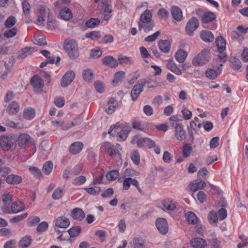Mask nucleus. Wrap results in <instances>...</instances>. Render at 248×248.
Segmentation results:
<instances>
[{"mask_svg": "<svg viewBox=\"0 0 248 248\" xmlns=\"http://www.w3.org/2000/svg\"><path fill=\"white\" fill-rule=\"evenodd\" d=\"M24 206L23 203L20 202H13L11 206L10 210L11 213L16 214L23 210Z\"/></svg>", "mask_w": 248, "mask_h": 248, "instance_id": "obj_34", "label": "nucleus"}, {"mask_svg": "<svg viewBox=\"0 0 248 248\" xmlns=\"http://www.w3.org/2000/svg\"><path fill=\"white\" fill-rule=\"evenodd\" d=\"M160 34V31H157L152 35H149L145 38L144 41L147 42H153L156 39V38L159 36Z\"/></svg>", "mask_w": 248, "mask_h": 248, "instance_id": "obj_61", "label": "nucleus"}, {"mask_svg": "<svg viewBox=\"0 0 248 248\" xmlns=\"http://www.w3.org/2000/svg\"><path fill=\"white\" fill-rule=\"evenodd\" d=\"M95 89L97 92L102 93L104 91V86L100 81H96L94 82Z\"/></svg>", "mask_w": 248, "mask_h": 248, "instance_id": "obj_64", "label": "nucleus"}, {"mask_svg": "<svg viewBox=\"0 0 248 248\" xmlns=\"http://www.w3.org/2000/svg\"><path fill=\"white\" fill-rule=\"evenodd\" d=\"M200 36L202 41L207 43L212 42L214 39L213 33L207 30L202 31L200 33Z\"/></svg>", "mask_w": 248, "mask_h": 248, "instance_id": "obj_26", "label": "nucleus"}, {"mask_svg": "<svg viewBox=\"0 0 248 248\" xmlns=\"http://www.w3.org/2000/svg\"><path fill=\"white\" fill-rule=\"evenodd\" d=\"M181 112L184 119L186 120L190 119L192 115L191 111L187 109L185 107H183Z\"/></svg>", "mask_w": 248, "mask_h": 248, "instance_id": "obj_63", "label": "nucleus"}, {"mask_svg": "<svg viewBox=\"0 0 248 248\" xmlns=\"http://www.w3.org/2000/svg\"><path fill=\"white\" fill-rule=\"evenodd\" d=\"M81 229L79 226H75L68 230V232L71 238L77 237L81 232Z\"/></svg>", "mask_w": 248, "mask_h": 248, "instance_id": "obj_38", "label": "nucleus"}, {"mask_svg": "<svg viewBox=\"0 0 248 248\" xmlns=\"http://www.w3.org/2000/svg\"><path fill=\"white\" fill-rule=\"evenodd\" d=\"M72 215L74 219L79 221L83 219L85 216L83 211L79 208H74L72 212Z\"/></svg>", "mask_w": 248, "mask_h": 248, "instance_id": "obj_27", "label": "nucleus"}, {"mask_svg": "<svg viewBox=\"0 0 248 248\" xmlns=\"http://www.w3.org/2000/svg\"><path fill=\"white\" fill-rule=\"evenodd\" d=\"M155 224L158 230L161 234H165L168 232L169 226L166 219L164 218H157L156 220Z\"/></svg>", "mask_w": 248, "mask_h": 248, "instance_id": "obj_7", "label": "nucleus"}, {"mask_svg": "<svg viewBox=\"0 0 248 248\" xmlns=\"http://www.w3.org/2000/svg\"><path fill=\"white\" fill-rule=\"evenodd\" d=\"M63 48L70 58L76 59L78 57L79 51L77 42L74 40H66L63 44Z\"/></svg>", "mask_w": 248, "mask_h": 248, "instance_id": "obj_1", "label": "nucleus"}, {"mask_svg": "<svg viewBox=\"0 0 248 248\" xmlns=\"http://www.w3.org/2000/svg\"><path fill=\"white\" fill-rule=\"evenodd\" d=\"M125 78V72L120 71L116 72L114 76V79L112 80V84L114 86L117 85L119 83L122 82Z\"/></svg>", "mask_w": 248, "mask_h": 248, "instance_id": "obj_33", "label": "nucleus"}, {"mask_svg": "<svg viewBox=\"0 0 248 248\" xmlns=\"http://www.w3.org/2000/svg\"><path fill=\"white\" fill-rule=\"evenodd\" d=\"M100 23L99 19L91 18L86 22L85 25L88 28H93L98 26Z\"/></svg>", "mask_w": 248, "mask_h": 248, "instance_id": "obj_42", "label": "nucleus"}, {"mask_svg": "<svg viewBox=\"0 0 248 248\" xmlns=\"http://www.w3.org/2000/svg\"><path fill=\"white\" fill-rule=\"evenodd\" d=\"M31 240L30 236L26 235L20 240L19 246L21 248H27L31 245Z\"/></svg>", "mask_w": 248, "mask_h": 248, "instance_id": "obj_40", "label": "nucleus"}, {"mask_svg": "<svg viewBox=\"0 0 248 248\" xmlns=\"http://www.w3.org/2000/svg\"><path fill=\"white\" fill-rule=\"evenodd\" d=\"M119 175L118 170H112L106 174V178L108 180L113 181L116 180Z\"/></svg>", "mask_w": 248, "mask_h": 248, "instance_id": "obj_46", "label": "nucleus"}, {"mask_svg": "<svg viewBox=\"0 0 248 248\" xmlns=\"http://www.w3.org/2000/svg\"><path fill=\"white\" fill-rule=\"evenodd\" d=\"M139 29L140 31L143 30L145 32H148L152 31L155 24L154 21L145 22L143 23H138Z\"/></svg>", "mask_w": 248, "mask_h": 248, "instance_id": "obj_19", "label": "nucleus"}, {"mask_svg": "<svg viewBox=\"0 0 248 248\" xmlns=\"http://www.w3.org/2000/svg\"><path fill=\"white\" fill-rule=\"evenodd\" d=\"M40 221V218L37 216H32L29 218L28 225L29 226H36Z\"/></svg>", "mask_w": 248, "mask_h": 248, "instance_id": "obj_55", "label": "nucleus"}, {"mask_svg": "<svg viewBox=\"0 0 248 248\" xmlns=\"http://www.w3.org/2000/svg\"><path fill=\"white\" fill-rule=\"evenodd\" d=\"M2 123L8 127L20 129L23 127L22 126H18L17 124H16L13 121H11L8 119H3Z\"/></svg>", "mask_w": 248, "mask_h": 248, "instance_id": "obj_51", "label": "nucleus"}, {"mask_svg": "<svg viewBox=\"0 0 248 248\" xmlns=\"http://www.w3.org/2000/svg\"><path fill=\"white\" fill-rule=\"evenodd\" d=\"M56 226L62 228H66L70 225L69 220L64 217H59L56 220Z\"/></svg>", "mask_w": 248, "mask_h": 248, "instance_id": "obj_23", "label": "nucleus"}, {"mask_svg": "<svg viewBox=\"0 0 248 248\" xmlns=\"http://www.w3.org/2000/svg\"><path fill=\"white\" fill-rule=\"evenodd\" d=\"M187 57V53L183 49L178 50L175 54V58L176 61L180 62H183Z\"/></svg>", "mask_w": 248, "mask_h": 248, "instance_id": "obj_35", "label": "nucleus"}, {"mask_svg": "<svg viewBox=\"0 0 248 248\" xmlns=\"http://www.w3.org/2000/svg\"><path fill=\"white\" fill-rule=\"evenodd\" d=\"M102 63L104 65L111 68L115 67L118 65V61L110 56L104 57L102 59Z\"/></svg>", "mask_w": 248, "mask_h": 248, "instance_id": "obj_20", "label": "nucleus"}, {"mask_svg": "<svg viewBox=\"0 0 248 248\" xmlns=\"http://www.w3.org/2000/svg\"><path fill=\"white\" fill-rule=\"evenodd\" d=\"M152 14L151 11L146 10L141 14L139 23H145V22L152 21Z\"/></svg>", "mask_w": 248, "mask_h": 248, "instance_id": "obj_31", "label": "nucleus"}, {"mask_svg": "<svg viewBox=\"0 0 248 248\" xmlns=\"http://www.w3.org/2000/svg\"><path fill=\"white\" fill-rule=\"evenodd\" d=\"M75 77V73L73 71L67 72L63 76L61 80V85L62 87L68 86L73 81Z\"/></svg>", "mask_w": 248, "mask_h": 248, "instance_id": "obj_9", "label": "nucleus"}, {"mask_svg": "<svg viewBox=\"0 0 248 248\" xmlns=\"http://www.w3.org/2000/svg\"><path fill=\"white\" fill-rule=\"evenodd\" d=\"M83 147V144L80 141H76L69 146V151L72 155L79 154Z\"/></svg>", "mask_w": 248, "mask_h": 248, "instance_id": "obj_12", "label": "nucleus"}, {"mask_svg": "<svg viewBox=\"0 0 248 248\" xmlns=\"http://www.w3.org/2000/svg\"><path fill=\"white\" fill-rule=\"evenodd\" d=\"M3 205L1 207L2 211L6 214H11L9 205L12 202V197L9 194H4L1 197Z\"/></svg>", "mask_w": 248, "mask_h": 248, "instance_id": "obj_8", "label": "nucleus"}, {"mask_svg": "<svg viewBox=\"0 0 248 248\" xmlns=\"http://www.w3.org/2000/svg\"><path fill=\"white\" fill-rule=\"evenodd\" d=\"M210 58V50L204 48L192 60L194 66L203 65L207 63Z\"/></svg>", "mask_w": 248, "mask_h": 248, "instance_id": "obj_2", "label": "nucleus"}, {"mask_svg": "<svg viewBox=\"0 0 248 248\" xmlns=\"http://www.w3.org/2000/svg\"><path fill=\"white\" fill-rule=\"evenodd\" d=\"M151 82L141 81L140 83L135 85L132 88L131 92V97L132 100L134 101H136L138 98L140 93L143 91V88L146 84H149Z\"/></svg>", "mask_w": 248, "mask_h": 248, "instance_id": "obj_4", "label": "nucleus"}, {"mask_svg": "<svg viewBox=\"0 0 248 248\" xmlns=\"http://www.w3.org/2000/svg\"><path fill=\"white\" fill-rule=\"evenodd\" d=\"M48 227V223L46 221H43L40 223L36 228V231L38 232H43L46 231L47 230Z\"/></svg>", "mask_w": 248, "mask_h": 248, "instance_id": "obj_58", "label": "nucleus"}, {"mask_svg": "<svg viewBox=\"0 0 248 248\" xmlns=\"http://www.w3.org/2000/svg\"><path fill=\"white\" fill-rule=\"evenodd\" d=\"M20 109V107L18 103L13 101L10 103L6 108V112L11 115L16 114Z\"/></svg>", "mask_w": 248, "mask_h": 248, "instance_id": "obj_16", "label": "nucleus"}, {"mask_svg": "<svg viewBox=\"0 0 248 248\" xmlns=\"http://www.w3.org/2000/svg\"><path fill=\"white\" fill-rule=\"evenodd\" d=\"M29 170L36 178H40L42 176L40 170L35 167H30Z\"/></svg>", "mask_w": 248, "mask_h": 248, "instance_id": "obj_59", "label": "nucleus"}, {"mask_svg": "<svg viewBox=\"0 0 248 248\" xmlns=\"http://www.w3.org/2000/svg\"><path fill=\"white\" fill-rule=\"evenodd\" d=\"M217 18L216 15L212 12H207L202 15L201 21L202 23L211 22Z\"/></svg>", "mask_w": 248, "mask_h": 248, "instance_id": "obj_21", "label": "nucleus"}, {"mask_svg": "<svg viewBox=\"0 0 248 248\" xmlns=\"http://www.w3.org/2000/svg\"><path fill=\"white\" fill-rule=\"evenodd\" d=\"M0 146L4 151L10 150L12 147L11 139L7 136H3L0 137Z\"/></svg>", "mask_w": 248, "mask_h": 248, "instance_id": "obj_11", "label": "nucleus"}, {"mask_svg": "<svg viewBox=\"0 0 248 248\" xmlns=\"http://www.w3.org/2000/svg\"><path fill=\"white\" fill-rule=\"evenodd\" d=\"M118 104L114 98H110L108 103L107 108L105 109L107 113L112 114L117 107Z\"/></svg>", "mask_w": 248, "mask_h": 248, "instance_id": "obj_24", "label": "nucleus"}, {"mask_svg": "<svg viewBox=\"0 0 248 248\" xmlns=\"http://www.w3.org/2000/svg\"><path fill=\"white\" fill-rule=\"evenodd\" d=\"M35 115V110L32 108H26L24 110L23 116L26 120H31L34 118Z\"/></svg>", "mask_w": 248, "mask_h": 248, "instance_id": "obj_37", "label": "nucleus"}, {"mask_svg": "<svg viewBox=\"0 0 248 248\" xmlns=\"http://www.w3.org/2000/svg\"><path fill=\"white\" fill-rule=\"evenodd\" d=\"M199 22L196 17H193L187 22L186 26V31L189 36H192L193 32L198 28Z\"/></svg>", "mask_w": 248, "mask_h": 248, "instance_id": "obj_5", "label": "nucleus"}, {"mask_svg": "<svg viewBox=\"0 0 248 248\" xmlns=\"http://www.w3.org/2000/svg\"><path fill=\"white\" fill-rule=\"evenodd\" d=\"M192 151V146L189 143L185 144L182 150L183 156L185 157L189 156Z\"/></svg>", "mask_w": 248, "mask_h": 248, "instance_id": "obj_43", "label": "nucleus"}, {"mask_svg": "<svg viewBox=\"0 0 248 248\" xmlns=\"http://www.w3.org/2000/svg\"><path fill=\"white\" fill-rule=\"evenodd\" d=\"M86 181V178L84 176H79L76 177L73 181L72 184L75 186H80L83 184Z\"/></svg>", "mask_w": 248, "mask_h": 248, "instance_id": "obj_54", "label": "nucleus"}, {"mask_svg": "<svg viewBox=\"0 0 248 248\" xmlns=\"http://www.w3.org/2000/svg\"><path fill=\"white\" fill-rule=\"evenodd\" d=\"M231 65L233 69L239 70L241 67V62L240 60L236 58L233 57L231 59Z\"/></svg>", "mask_w": 248, "mask_h": 248, "instance_id": "obj_49", "label": "nucleus"}, {"mask_svg": "<svg viewBox=\"0 0 248 248\" xmlns=\"http://www.w3.org/2000/svg\"><path fill=\"white\" fill-rule=\"evenodd\" d=\"M32 51H33V48L32 47H26L22 49L19 55V57L20 59H24L28 55H30Z\"/></svg>", "mask_w": 248, "mask_h": 248, "instance_id": "obj_50", "label": "nucleus"}, {"mask_svg": "<svg viewBox=\"0 0 248 248\" xmlns=\"http://www.w3.org/2000/svg\"><path fill=\"white\" fill-rule=\"evenodd\" d=\"M17 29L16 27H14L11 29H9L4 31L3 35L6 38H11L15 36L17 33Z\"/></svg>", "mask_w": 248, "mask_h": 248, "instance_id": "obj_52", "label": "nucleus"}, {"mask_svg": "<svg viewBox=\"0 0 248 248\" xmlns=\"http://www.w3.org/2000/svg\"><path fill=\"white\" fill-rule=\"evenodd\" d=\"M53 167L52 162L50 161H47L43 166V171L46 175H48L51 172Z\"/></svg>", "mask_w": 248, "mask_h": 248, "instance_id": "obj_45", "label": "nucleus"}, {"mask_svg": "<svg viewBox=\"0 0 248 248\" xmlns=\"http://www.w3.org/2000/svg\"><path fill=\"white\" fill-rule=\"evenodd\" d=\"M206 183L204 181H195V183L190 184V188L193 191H196L199 189H202L205 186Z\"/></svg>", "mask_w": 248, "mask_h": 248, "instance_id": "obj_32", "label": "nucleus"}, {"mask_svg": "<svg viewBox=\"0 0 248 248\" xmlns=\"http://www.w3.org/2000/svg\"><path fill=\"white\" fill-rule=\"evenodd\" d=\"M31 83L33 88L36 89L42 88L44 86L43 80L37 75H35L32 78Z\"/></svg>", "mask_w": 248, "mask_h": 248, "instance_id": "obj_28", "label": "nucleus"}, {"mask_svg": "<svg viewBox=\"0 0 248 248\" xmlns=\"http://www.w3.org/2000/svg\"><path fill=\"white\" fill-rule=\"evenodd\" d=\"M83 78L87 82H91L93 80V72L91 69H87L83 72Z\"/></svg>", "mask_w": 248, "mask_h": 248, "instance_id": "obj_41", "label": "nucleus"}, {"mask_svg": "<svg viewBox=\"0 0 248 248\" xmlns=\"http://www.w3.org/2000/svg\"><path fill=\"white\" fill-rule=\"evenodd\" d=\"M16 23V18L13 16L8 17L4 22L5 27L6 28L12 27Z\"/></svg>", "mask_w": 248, "mask_h": 248, "instance_id": "obj_53", "label": "nucleus"}, {"mask_svg": "<svg viewBox=\"0 0 248 248\" xmlns=\"http://www.w3.org/2000/svg\"><path fill=\"white\" fill-rule=\"evenodd\" d=\"M205 75L208 78L210 79H214L217 78L218 74L215 69H208L205 72Z\"/></svg>", "mask_w": 248, "mask_h": 248, "instance_id": "obj_47", "label": "nucleus"}, {"mask_svg": "<svg viewBox=\"0 0 248 248\" xmlns=\"http://www.w3.org/2000/svg\"><path fill=\"white\" fill-rule=\"evenodd\" d=\"M157 16L160 18L166 20L169 16V13L165 9L161 8L158 10Z\"/></svg>", "mask_w": 248, "mask_h": 248, "instance_id": "obj_60", "label": "nucleus"}, {"mask_svg": "<svg viewBox=\"0 0 248 248\" xmlns=\"http://www.w3.org/2000/svg\"><path fill=\"white\" fill-rule=\"evenodd\" d=\"M227 216V210L223 208L219 209L217 212L211 211L208 215V218L211 224L217 223L218 220H223Z\"/></svg>", "mask_w": 248, "mask_h": 248, "instance_id": "obj_3", "label": "nucleus"}, {"mask_svg": "<svg viewBox=\"0 0 248 248\" xmlns=\"http://www.w3.org/2000/svg\"><path fill=\"white\" fill-rule=\"evenodd\" d=\"M171 15L173 19L176 21H180L183 18L181 10L176 6H172L170 10Z\"/></svg>", "mask_w": 248, "mask_h": 248, "instance_id": "obj_14", "label": "nucleus"}, {"mask_svg": "<svg viewBox=\"0 0 248 248\" xmlns=\"http://www.w3.org/2000/svg\"><path fill=\"white\" fill-rule=\"evenodd\" d=\"M158 46L161 51L168 53L170 49V42L168 40H160L158 42Z\"/></svg>", "mask_w": 248, "mask_h": 248, "instance_id": "obj_15", "label": "nucleus"}, {"mask_svg": "<svg viewBox=\"0 0 248 248\" xmlns=\"http://www.w3.org/2000/svg\"><path fill=\"white\" fill-rule=\"evenodd\" d=\"M162 204L168 210L173 211L176 208L174 202L169 200H165Z\"/></svg>", "mask_w": 248, "mask_h": 248, "instance_id": "obj_44", "label": "nucleus"}, {"mask_svg": "<svg viewBox=\"0 0 248 248\" xmlns=\"http://www.w3.org/2000/svg\"><path fill=\"white\" fill-rule=\"evenodd\" d=\"M131 159L135 164L138 165L140 164V155L138 150H134L132 152Z\"/></svg>", "mask_w": 248, "mask_h": 248, "instance_id": "obj_48", "label": "nucleus"}, {"mask_svg": "<svg viewBox=\"0 0 248 248\" xmlns=\"http://www.w3.org/2000/svg\"><path fill=\"white\" fill-rule=\"evenodd\" d=\"M130 131L131 127L128 125H125L120 131L117 132L118 140L124 141L126 140Z\"/></svg>", "mask_w": 248, "mask_h": 248, "instance_id": "obj_22", "label": "nucleus"}, {"mask_svg": "<svg viewBox=\"0 0 248 248\" xmlns=\"http://www.w3.org/2000/svg\"><path fill=\"white\" fill-rule=\"evenodd\" d=\"M167 67L171 72L177 75H180L182 74L181 70L177 67L176 63L171 59L168 60Z\"/></svg>", "mask_w": 248, "mask_h": 248, "instance_id": "obj_30", "label": "nucleus"}, {"mask_svg": "<svg viewBox=\"0 0 248 248\" xmlns=\"http://www.w3.org/2000/svg\"><path fill=\"white\" fill-rule=\"evenodd\" d=\"M216 44L218 47V50L220 51H223L226 48V41L221 36H218L217 38Z\"/></svg>", "mask_w": 248, "mask_h": 248, "instance_id": "obj_39", "label": "nucleus"}, {"mask_svg": "<svg viewBox=\"0 0 248 248\" xmlns=\"http://www.w3.org/2000/svg\"><path fill=\"white\" fill-rule=\"evenodd\" d=\"M186 217L189 224L194 225L197 224L200 221L196 215L192 212L187 213L186 214Z\"/></svg>", "mask_w": 248, "mask_h": 248, "instance_id": "obj_36", "label": "nucleus"}, {"mask_svg": "<svg viewBox=\"0 0 248 248\" xmlns=\"http://www.w3.org/2000/svg\"><path fill=\"white\" fill-rule=\"evenodd\" d=\"M102 151L106 152L111 156L117 154L118 153V150L114 148V145L109 142H104L101 147Z\"/></svg>", "mask_w": 248, "mask_h": 248, "instance_id": "obj_10", "label": "nucleus"}, {"mask_svg": "<svg viewBox=\"0 0 248 248\" xmlns=\"http://www.w3.org/2000/svg\"><path fill=\"white\" fill-rule=\"evenodd\" d=\"M191 246L194 248H203L206 245V242L201 238H195L190 241Z\"/></svg>", "mask_w": 248, "mask_h": 248, "instance_id": "obj_25", "label": "nucleus"}, {"mask_svg": "<svg viewBox=\"0 0 248 248\" xmlns=\"http://www.w3.org/2000/svg\"><path fill=\"white\" fill-rule=\"evenodd\" d=\"M101 6L102 7V9L103 10V13L104 15V20L107 21L111 16L110 14L112 13V7L110 5H108V3L106 1H102Z\"/></svg>", "mask_w": 248, "mask_h": 248, "instance_id": "obj_18", "label": "nucleus"}, {"mask_svg": "<svg viewBox=\"0 0 248 248\" xmlns=\"http://www.w3.org/2000/svg\"><path fill=\"white\" fill-rule=\"evenodd\" d=\"M174 136L176 140L179 141L186 139V132L184 125L181 123H176L174 126Z\"/></svg>", "mask_w": 248, "mask_h": 248, "instance_id": "obj_6", "label": "nucleus"}, {"mask_svg": "<svg viewBox=\"0 0 248 248\" xmlns=\"http://www.w3.org/2000/svg\"><path fill=\"white\" fill-rule=\"evenodd\" d=\"M22 181V177L16 174H10L6 178V182L10 185H18Z\"/></svg>", "mask_w": 248, "mask_h": 248, "instance_id": "obj_17", "label": "nucleus"}, {"mask_svg": "<svg viewBox=\"0 0 248 248\" xmlns=\"http://www.w3.org/2000/svg\"><path fill=\"white\" fill-rule=\"evenodd\" d=\"M144 241L141 238H135L134 239V245L135 248H143Z\"/></svg>", "mask_w": 248, "mask_h": 248, "instance_id": "obj_62", "label": "nucleus"}, {"mask_svg": "<svg viewBox=\"0 0 248 248\" xmlns=\"http://www.w3.org/2000/svg\"><path fill=\"white\" fill-rule=\"evenodd\" d=\"M60 16L62 19L65 21H69L73 17L71 10L67 7H64L61 10Z\"/></svg>", "mask_w": 248, "mask_h": 248, "instance_id": "obj_29", "label": "nucleus"}, {"mask_svg": "<svg viewBox=\"0 0 248 248\" xmlns=\"http://www.w3.org/2000/svg\"><path fill=\"white\" fill-rule=\"evenodd\" d=\"M63 190L61 188L56 189L52 195V197L54 200H59L62 196Z\"/></svg>", "mask_w": 248, "mask_h": 248, "instance_id": "obj_57", "label": "nucleus"}, {"mask_svg": "<svg viewBox=\"0 0 248 248\" xmlns=\"http://www.w3.org/2000/svg\"><path fill=\"white\" fill-rule=\"evenodd\" d=\"M31 137L26 133L20 134L17 138V141L18 145L23 147L25 145H27L31 142Z\"/></svg>", "mask_w": 248, "mask_h": 248, "instance_id": "obj_13", "label": "nucleus"}, {"mask_svg": "<svg viewBox=\"0 0 248 248\" xmlns=\"http://www.w3.org/2000/svg\"><path fill=\"white\" fill-rule=\"evenodd\" d=\"M85 36L87 38H91L92 40H95L100 38L101 34L99 31H93L86 33Z\"/></svg>", "mask_w": 248, "mask_h": 248, "instance_id": "obj_56", "label": "nucleus"}]
</instances>
